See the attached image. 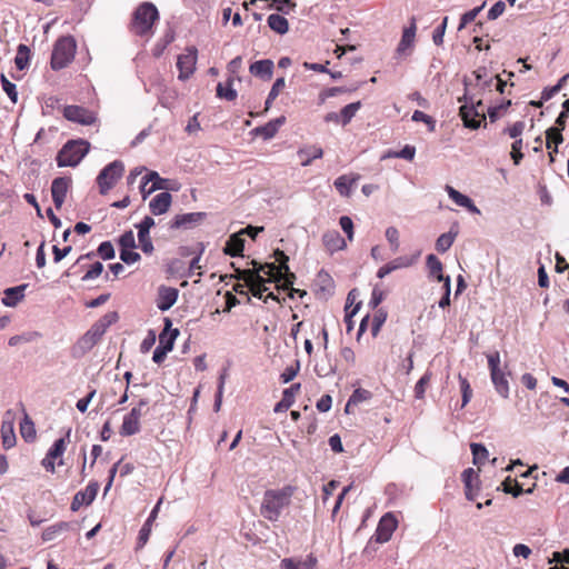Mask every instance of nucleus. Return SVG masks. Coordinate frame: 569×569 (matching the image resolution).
I'll return each instance as SVG.
<instances>
[{
  "label": "nucleus",
  "mask_w": 569,
  "mask_h": 569,
  "mask_svg": "<svg viewBox=\"0 0 569 569\" xmlns=\"http://www.w3.org/2000/svg\"><path fill=\"white\" fill-rule=\"evenodd\" d=\"M315 371L318 377H329L337 372V366L331 358L327 357L326 362L316 365Z\"/></svg>",
  "instance_id": "37998d69"
},
{
  "label": "nucleus",
  "mask_w": 569,
  "mask_h": 569,
  "mask_svg": "<svg viewBox=\"0 0 569 569\" xmlns=\"http://www.w3.org/2000/svg\"><path fill=\"white\" fill-rule=\"evenodd\" d=\"M161 501L162 500L160 499L157 502V505L151 510L148 519L146 520V522L141 527V529L139 531V536H138L137 549L143 548L144 545L148 542L150 533H151V526H152V522L154 521V519L157 518V515H158Z\"/></svg>",
  "instance_id": "5701e85b"
},
{
  "label": "nucleus",
  "mask_w": 569,
  "mask_h": 569,
  "mask_svg": "<svg viewBox=\"0 0 569 569\" xmlns=\"http://www.w3.org/2000/svg\"><path fill=\"white\" fill-rule=\"evenodd\" d=\"M446 191H447L449 198L452 201H455L456 204L466 208L469 212H471L473 214L480 213V210L478 209V207L473 203V201L469 197L462 194L461 192H459L458 190H456L453 187H451L449 184L446 186Z\"/></svg>",
  "instance_id": "aec40b11"
},
{
  "label": "nucleus",
  "mask_w": 569,
  "mask_h": 569,
  "mask_svg": "<svg viewBox=\"0 0 569 569\" xmlns=\"http://www.w3.org/2000/svg\"><path fill=\"white\" fill-rule=\"evenodd\" d=\"M322 243L326 249L333 253L346 248V241L338 230H328L322 234Z\"/></svg>",
  "instance_id": "b1692460"
},
{
  "label": "nucleus",
  "mask_w": 569,
  "mask_h": 569,
  "mask_svg": "<svg viewBox=\"0 0 569 569\" xmlns=\"http://www.w3.org/2000/svg\"><path fill=\"white\" fill-rule=\"evenodd\" d=\"M459 383H460V390H461V396H462L461 407H465L470 401V399L472 397V390H471L470 383L467 380V378L462 377L461 375H459Z\"/></svg>",
  "instance_id": "6e6d98bb"
},
{
  "label": "nucleus",
  "mask_w": 569,
  "mask_h": 569,
  "mask_svg": "<svg viewBox=\"0 0 569 569\" xmlns=\"http://www.w3.org/2000/svg\"><path fill=\"white\" fill-rule=\"evenodd\" d=\"M521 149H522V139L515 140L511 144L510 156L516 166H518L523 158V153L521 152Z\"/></svg>",
  "instance_id": "0e129e2a"
},
{
  "label": "nucleus",
  "mask_w": 569,
  "mask_h": 569,
  "mask_svg": "<svg viewBox=\"0 0 569 569\" xmlns=\"http://www.w3.org/2000/svg\"><path fill=\"white\" fill-rule=\"evenodd\" d=\"M97 254L100 256L103 260L113 259L116 252L111 241L101 242L97 249Z\"/></svg>",
  "instance_id": "864d4df0"
},
{
  "label": "nucleus",
  "mask_w": 569,
  "mask_h": 569,
  "mask_svg": "<svg viewBox=\"0 0 569 569\" xmlns=\"http://www.w3.org/2000/svg\"><path fill=\"white\" fill-rule=\"evenodd\" d=\"M465 84V93L461 98L458 99L459 102H463L460 106L459 114L463 121L465 127L469 129H478L481 126V122L486 119L483 114V110L479 111V108H482V101L479 100L475 103L472 97L468 96V79H463Z\"/></svg>",
  "instance_id": "20e7f679"
},
{
  "label": "nucleus",
  "mask_w": 569,
  "mask_h": 569,
  "mask_svg": "<svg viewBox=\"0 0 569 569\" xmlns=\"http://www.w3.org/2000/svg\"><path fill=\"white\" fill-rule=\"evenodd\" d=\"M398 520L391 512L383 515L377 526L373 538L379 543L388 542L395 530L397 529Z\"/></svg>",
  "instance_id": "9b49d317"
},
{
  "label": "nucleus",
  "mask_w": 569,
  "mask_h": 569,
  "mask_svg": "<svg viewBox=\"0 0 569 569\" xmlns=\"http://www.w3.org/2000/svg\"><path fill=\"white\" fill-rule=\"evenodd\" d=\"M159 18V12L156 6L151 2L141 3L133 12L131 21V30L134 34L143 37L147 36Z\"/></svg>",
  "instance_id": "423d86ee"
},
{
  "label": "nucleus",
  "mask_w": 569,
  "mask_h": 569,
  "mask_svg": "<svg viewBox=\"0 0 569 569\" xmlns=\"http://www.w3.org/2000/svg\"><path fill=\"white\" fill-rule=\"evenodd\" d=\"M237 91L232 88V79L227 81V86L224 87L221 82L217 86V97L221 99H226L228 101H233L237 99Z\"/></svg>",
  "instance_id": "79ce46f5"
},
{
  "label": "nucleus",
  "mask_w": 569,
  "mask_h": 569,
  "mask_svg": "<svg viewBox=\"0 0 569 569\" xmlns=\"http://www.w3.org/2000/svg\"><path fill=\"white\" fill-rule=\"evenodd\" d=\"M486 6V2H483L481 6L463 13L460 18V23H459V27H458V30H462L463 28H466V26L470 22H472L476 17L479 14V12L485 8Z\"/></svg>",
  "instance_id": "603ef678"
},
{
  "label": "nucleus",
  "mask_w": 569,
  "mask_h": 569,
  "mask_svg": "<svg viewBox=\"0 0 569 569\" xmlns=\"http://www.w3.org/2000/svg\"><path fill=\"white\" fill-rule=\"evenodd\" d=\"M510 106H511V100H506L498 106L488 108V116H489L490 121L495 122L499 118L500 111L508 109Z\"/></svg>",
  "instance_id": "69168bd1"
},
{
  "label": "nucleus",
  "mask_w": 569,
  "mask_h": 569,
  "mask_svg": "<svg viewBox=\"0 0 569 569\" xmlns=\"http://www.w3.org/2000/svg\"><path fill=\"white\" fill-rule=\"evenodd\" d=\"M206 212H189V213H182L177 214L171 221H170V229L177 230V229H191L198 224L201 223V221L206 218Z\"/></svg>",
  "instance_id": "4468645a"
},
{
  "label": "nucleus",
  "mask_w": 569,
  "mask_h": 569,
  "mask_svg": "<svg viewBox=\"0 0 569 569\" xmlns=\"http://www.w3.org/2000/svg\"><path fill=\"white\" fill-rule=\"evenodd\" d=\"M316 563V557L309 555L303 561L293 558H284L281 560L280 567L281 569H315Z\"/></svg>",
  "instance_id": "c756f323"
},
{
  "label": "nucleus",
  "mask_w": 569,
  "mask_h": 569,
  "mask_svg": "<svg viewBox=\"0 0 569 569\" xmlns=\"http://www.w3.org/2000/svg\"><path fill=\"white\" fill-rule=\"evenodd\" d=\"M197 49L194 47H190L186 49V53L178 57L177 68L179 70L178 78L180 80L184 81L193 74L197 63Z\"/></svg>",
  "instance_id": "9d476101"
},
{
  "label": "nucleus",
  "mask_w": 569,
  "mask_h": 569,
  "mask_svg": "<svg viewBox=\"0 0 569 569\" xmlns=\"http://www.w3.org/2000/svg\"><path fill=\"white\" fill-rule=\"evenodd\" d=\"M30 61V48L23 43H20L17 48V54L14 58V64L18 70L22 71L29 67Z\"/></svg>",
  "instance_id": "e433bc0d"
},
{
  "label": "nucleus",
  "mask_w": 569,
  "mask_h": 569,
  "mask_svg": "<svg viewBox=\"0 0 569 569\" xmlns=\"http://www.w3.org/2000/svg\"><path fill=\"white\" fill-rule=\"evenodd\" d=\"M471 452L473 456V463L479 465L483 463L488 459V450L487 448L481 443H471L470 445Z\"/></svg>",
  "instance_id": "09e8293b"
},
{
  "label": "nucleus",
  "mask_w": 569,
  "mask_h": 569,
  "mask_svg": "<svg viewBox=\"0 0 569 569\" xmlns=\"http://www.w3.org/2000/svg\"><path fill=\"white\" fill-rule=\"evenodd\" d=\"M149 405V400L147 398H142L138 401L137 406H134L122 420V425L120 427L119 433L122 437H130L137 435L141 430L140 419L146 413L143 408Z\"/></svg>",
  "instance_id": "6e6552de"
},
{
  "label": "nucleus",
  "mask_w": 569,
  "mask_h": 569,
  "mask_svg": "<svg viewBox=\"0 0 569 569\" xmlns=\"http://www.w3.org/2000/svg\"><path fill=\"white\" fill-rule=\"evenodd\" d=\"M413 263H415V258L402 256V257H398L395 260L390 261L389 266H390V268H392V271H395L398 269L408 268V267L412 266Z\"/></svg>",
  "instance_id": "680f3d73"
},
{
  "label": "nucleus",
  "mask_w": 569,
  "mask_h": 569,
  "mask_svg": "<svg viewBox=\"0 0 569 569\" xmlns=\"http://www.w3.org/2000/svg\"><path fill=\"white\" fill-rule=\"evenodd\" d=\"M274 64L270 59L258 60L250 64L249 71L262 80H270L273 74Z\"/></svg>",
  "instance_id": "412c9836"
},
{
  "label": "nucleus",
  "mask_w": 569,
  "mask_h": 569,
  "mask_svg": "<svg viewBox=\"0 0 569 569\" xmlns=\"http://www.w3.org/2000/svg\"><path fill=\"white\" fill-rule=\"evenodd\" d=\"M172 321L169 318H164V328L159 335L160 347L171 351L173 349L174 341L179 336L178 329H171Z\"/></svg>",
  "instance_id": "4be33fe9"
},
{
  "label": "nucleus",
  "mask_w": 569,
  "mask_h": 569,
  "mask_svg": "<svg viewBox=\"0 0 569 569\" xmlns=\"http://www.w3.org/2000/svg\"><path fill=\"white\" fill-rule=\"evenodd\" d=\"M118 242L121 249H134L137 247L132 230H128L124 233H122Z\"/></svg>",
  "instance_id": "13d9d810"
},
{
  "label": "nucleus",
  "mask_w": 569,
  "mask_h": 569,
  "mask_svg": "<svg viewBox=\"0 0 569 569\" xmlns=\"http://www.w3.org/2000/svg\"><path fill=\"white\" fill-rule=\"evenodd\" d=\"M253 132H254L256 136H260L264 140H269V139L273 138L277 134L278 130L269 121L264 126H260V127L254 128Z\"/></svg>",
  "instance_id": "5fc2aeb1"
},
{
  "label": "nucleus",
  "mask_w": 569,
  "mask_h": 569,
  "mask_svg": "<svg viewBox=\"0 0 569 569\" xmlns=\"http://www.w3.org/2000/svg\"><path fill=\"white\" fill-rule=\"evenodd\" d=\"M28 288V283L7 288L4 290V297L2 303L6 307H16L24 298V291Z\"/></svg>",
  "instance_id": "bb28decb"
},
{
  "label": "nucleus",
  "mask_w": 569,
  "mask_h": 569,
  "mask_svg": "<svg viewBox=\"0 0 569 569\" xmlns=\"http://www.w3.org/2000/svg\"><path fill=\"white\" fill-rule=\"evenodd\" d=\"M71 180L67 177L56 178L51 183V196L54 207L60 209L66 200Z\"/></svg>",
  "instance_id": "dca6fc26"
},
{
  "label": "nucleus",
  "mask_w": 569,
  "mask_h": 569,
  "mask_svg": "<svg viewBox=\"0 0 569 569\" xmlns=\"http://www.w3.org/2000/svg\"><path fill=\"white\" fill-rule=\"evenodd\" d=\"M416 30H417V20L415 17L410 19L409 27L405 28L402 32V37L400 39V42L397 47L398 54H403L407 49L411 48L415 42L416 37Z\"/></svg>",
  "instance_id": "393cba45"
},
{
  "label": "nucleus",
  "mask_w": 569,
  "mask_h": 569,
  "mask_svg": "<svg viewBox=\"0 0 569 569\" xmlns=\"http://www.w3.org/2000/svg\"><path fill=\"white\" fill-rule=\"evenodd\" d=\"M63 117L72 122L82 124V126H90L93 124L97 120L96 114L81 107V106H67L63 109Z\"/></svg>",
  "instance_id": "f8f14e48"
},
{
  "label": "nucleus",
  "mask_w": 569,
  "mask_h": 569,
  "mask_svg": "<svg viewBox=\"0 0 569 569\" xmlns=\"http://www.w3.org/2000/svg\"><path fill=\"white\" fill-rule=\"evenodd\" d=\"M154 219L150 216H146L140 223L136 226L138 229V240L141 247V250L147 253L151 254L154 250L153 243L150 238V229L154 226Z\"/></svg>",
  "instance_id": "ddd939ff"
},
{
  "label": "nucleus",
  "mask_w": 569,
  "mask_h": 569,
  "mask_svg": "<svg viewBox=\"0 0 569 569\" xmlns=\"http://www.w3.org/2000/svg\"><path fill=\"white\" fill-rule=\"evenodd\" d=\"M99 490V483L97 481H91L87 486L84 490L78 491L72 501H71V510L78 511L83 505H91L97 497Z\"/></svg>",
  "instance_id": "2eb2a0df"
},
{
  "label": "nucleus",
  "mask_w": 569,
  "mask_h": 569,
  "mask_svg": "<svg viewBox=\"0 0 569 569\" xmlns=\"http://www.w3.org/2000/svg\"><path fill=\"white\" fill-rule=\"evenodd\" d=\"M172 196L168 191H163L158 193L154 198L149 202V209L152 214L160 216L166 213L171 206Z\"/></svg>",
  "instance_id": "6ab92c4d"
},
{
  "label": "nucleus",
  "mask_w": 569,
  "mask_h": 569,
  "mask_svg": "<svg viewBox=\"0 0 569 569\" xmlns=\"http://www.w3.org/2000/svg\"><path fill=\"white\" fill-rule=\"evenodd\" d=\"M123 171L124 166L120 160H114L107 164L97 177L100 193H108V191L112 189L116 182L122 177Z\"/></svg>",
  "instance_id": "1a4fd4ad"
},
{
  "label": "nucleus",
  "mask_w": 569,
  "mask_h": 569,
  "mask_svg": "<svg viewBox=\"0 0 569 569\" xmlns=\"http://www.w3.org/2000/svg\"><path fill=\"white\" fill-rule=\"evenodd\" d=\"M295 492L292 486L277 490H267L263 495L260 512L269 521H277L284 507L289 506Z\"/></svg>",
  "instance_id": "7ed1b4c3"
},
{
  "label": "nucleus",
  "mask_w": 569,
  "mask_h": 569,
  "mask_svg": "<svg viewBox=\"0 0 569 569\" xmlns=\"http://www.w3.org/2000/svg\"><path fill=\"white\" fill-rule=\"evenodd\" d=\"M179 290L173 287L160 286L158 288L157 307L161 311L169 310L178 300Z\"/></svg>",
  "instance_id": "a211bd4d"
},
{
  "label": "nucleus",
  "mask_w": 569,
  "mask_h": 569,
  "mask_svg": "<svg viewBox=\"0 0 569 569\" xmlns=\"http://www.w3.org/2000/svg\"><path fill=\"white\" fill-rule=\"evenodd\" d=\"M118 320V313L114 311L106 313L96 321L90 329L81 336L71 349L73 358H81L88 353L102 338L107 329Z\"/></svg>",
  "instance_id": "f03ea898"
},
{
  "label": "nucleus",
  "mask_w": 569,
  "mask_h": 569,
  "mask_svg": "<svg viewBox=\"0 0 569 569\" xmlns=\"http://www.w3.org/2000/svg\"><path fill=\"white\" fill-rule=\"evenodd\" d=\"M1 438L4 449H10L16 445V435L13 423L3 421L1 426Z\"/></svg>",
  "instance_id": "58836bf2"
},
{
  "label": "nucleus",
  "mask_w": 569,
  "mask_h": 569,
  "mask_svg": "<svg viewBox=\"0 0 569 569\" xmlns=\"http://www.w3.org/2000/svg\"><path fill=\"white\" fill-rule=\"evenodd\" d=\"M387 320V312L383 309H378L371 321V333L373 337H377L381 327Z\"/></svg>",
  "instance_id": "de8ad7c7"
},
{
  "label": "nucleus",
  "mask_w": 569,
  "mask_h": 569,
  "mask_svg": "<svg viewBox=\"0 0 569 569\" xmlns=\"http://www.w3.org/2000/svg\"><path fill=\"white\" fill-rule=\"evenodd\" d=\"M511 481V478L510 477H507L503 482L501 483L502 486V490L503 492L506 493H510L515 498L519 497L520 495L522 493H527V495H530L533 492L535 488H536V483L532 485V487L528 488V489H523L522 486L518 482V481H515V490H512L510 487H509V482Z\"/></svg>",
  "instance_id": "ea45409f"
},
{
  "label": "nucleus",
  "mask_w": 569,
  "mask_h": 569,
  "mask_svg": "<svg viewBox=\"0 0 569 569\" xmlns=\"http://www.w3.org/2000/svg\"><path fill=\"white\" fill-rule=\"evenodd\" d=\"M526 123L523 121H516L512 126L507 127L503 133L508 134L511 139H521Z\"/></svg>",
  "instance_id": "4d7b16f0"
},
{
  "label": "nucleus",
  "mask_w": 569,
  "mask_h": 569,
  "mask_svg": "<svg viewBox=\"0 0 569 569\" xmlns=\"http://www.w3.org/2000/svg\"><path fill=\"white\" fill-rule=\"evenodd\" d=\"M267 22L269 28L279 34H284L289 30L288 20L283 16L272 13L268 17Z\"/></svg>",
  "instance_id": "f704fd0d"
},
{
  "label": "nucleus",
  "mask_w": 569,
  "mask_h": 569,
  "mask_svg": "<svg viewBox=\"0 0 569 569\" xmlns=\"http://www.w3.org/2000/svg\"><path fill=\"white\" fill-rule=\"evenodd\" d=\"M1 86L3 91L8 94L10 100L16 103L18 101V91L17 87L13 82L8 80V78L2 73L0 77Z\"/></svg>",
  "instance_id": "8fccbe9b"
},
{
  "label": "nucleus",
  "mask_w": 569,
  "mask_h": 569,
  "mask_svg": "<svg viewBox=\"0 0 569 569\" xmlns=\"http://www.w3.org/2000/svg\"><path fill=\"white\" fill-rule=\"evenodd\" d=\"M167 181L168 180L161 178L157 171H149L146 176H143V184L152 182L151 187L147 191V194H151L157 190L167 189Z\"/></svg>",
  "instance_id": "72a5a7b5"
},
{
  "label": "nucleus",
  "mask_w": 569,
  "mask_h": 569,
  "mask_svg": "<svg viewBox=\"0 0 569 569\" xmlns=\"http://www.w3.org/2000/svg\"><path fill=\"white\" fill-rule=\"evenodd\" d=\"M456 236L457 233H452L451 231L439 236V238L436 241L437 251L440 253L447 252L452 246Z\"/></svg>",
  "instance_id": "c03bdc74"
},
{
  "label": "nucleus",
  "mask_w": 569,
  "mask_h": 569,
  "mask_svg": "<svg viewBox=\"0 0 569 569\" xmlns=\"http://www.w3.org/2000/svg\"><path fill=\"white\" fill-rule=\"evenodd\" d=\"M361 108V102L360 101H356V102H352V103H349L347 106H345L341 111L339 112V117L341 118L342 120V126H347L348 123H350V121L352 120V118L356 116V113L358 112V110Z\"/></svg>",
  "instance_id": "a19ab883"
},
{
  "label": "nucleus",
  "mask_w": 569,
  "mask_h": 569,
  "mask_svg": "<svg viewBox=\"0 0 569 569\" xmlns=\"http://www.w3.org/2000/svg\"><path fill=\"white\" fill-rule=\"evenodd\" d=\"M90 150V143L86 140H70L57 154V164L63 167H77Z\"/></svg>",
  "instance_id": "39448f33"
},
{
  "label": "nucleus",
  "mask_w": 569,
  "mask_h": 569,
  "mask_svg": "<svg viewBox=\"0 0 569 569\" xmlns=\"http://www.w3.org/2000/svg\"><path fill=\"white\" fill-rule=\"evenodd\" d=\"M273 254L279 266L273 262L262 266L252 260L254 269L237 270V279L244 280L252 296L258 299H262L263 292L268 290L266 282L283 280L287 286H292L295 282L296 276L288 266L289 257L280 249H277Z\"/></svg>",
  "instance_id": "f257e3e1"
},
{
  "label": "nucleus",
  "mask_w": 569,
  "mask_h": 569,
  "mask_svg": "<svg viewBox=\"0 0 569 569\" xmlns=\"http://www.w3.org/2000/svg\"><path fill=\"white\" fill-rule=\"evenodd\" d=\"M21 437L27 442H32L36 439V427L31 418L24 413L22 421L20 422Z\"/></svg>",
  "instance_id": "4c0bfd02"
},
{
  "label": "nucleus",
  "mask_w": 569,
  "mask_h": 569,
  "mask_svg": "<svg viewBox=\"0 0 569 569\" xmlns=\"http://www.w3.org/2000/svg\"><path fill=\"white\" fill-rule=\"evenodd\" d=\"M461 479L465 485L466 498L470 501L475 500L479 491V476L472 468H467L461 473Z\"/></svg>",
  "instance_id": "f3484780"
},
{
  "label": "nucleus",
  "mask_w": 569,
  "mask_h": 569,
  "mask_svg": "<svg viewBox=\"0 0 569 569\" xmlns=\"http://www.w3.org/2000/svg\"><path fill=\"white\" fill-rule=\"evenodd\" d=\"M431 380V372L427 371L416 383L415 386V397L417 399H422L426 392V387L429 385Z\"/></svg>",
  "instance_id": "3c124183"
},
{
  "label": "nucleus",
  "mask_w": 569,
  "mask_h": 569,
  "mask_svg": "<svg viewBox=\"0 0 569 569\" xmlns=\"http://www.w3.org/2000/svg\"><path fill=\"white\" fill-rule=\"evenodd\" d=\"M66 438H59L53 442L52 447L49 449L47 453L49 455V457L57 459L63 455V452L66 451Z\"/></svg>",
  "instance_id": "bf43d9fd"
},
{
  "label": "nucleus",
  "mask_w": 569,
  "mask_h": 569,
  "mask_svg": "<svg viewBox=\"0 0 569 569\" xmlns=\"http://www.w3.org/2000/svg\"><path fill=\"white\" fill-rule=\"evenodd\" d=\"M297 156L300 159L301 166L308 167L311 164L312 160L322 158L323 150L318 146H309L299 149Z\"/></svg>",
  "instance_id": "c85d7f7f"
},
{
  "label": "nucleus",
  "mask_w": 569,
  "mask_h": 569,
  "mask_svg": "<svg viewBox=\"0 0 569 569\" xmlns=\"http://www.w3.org/2000/svg\"><path fill=\"white\" fill-rule=\"evenodd\" d=\"M72 528V522L60 521L46 528L42 532L43 541H51L56 539L60 533L68 531Z\"/></svg>",
  "instance_id": "473e14b6"
},
{
  "label": "nucleus",
  "mask_w": 569,
  "mask_h": 569,
  "mask_svg": "<svg viewBox=\"0 0 569 569\" xmlns=\"http://www.w3.org/2000/svg\"><path fill=\"white\" fill-rule=\"evenodd\" d=\"M300 383H293L284 389L282 399L274 406L273 411L277 413L287 411L293 405L296 393L300 390Z\"/></svg>",
  "instance_id": "a878e982"
},
{
  "label": "nucleus",
  "mask_w": 569,
  "mask_h": 569,
  "mask_svg": "<svg viewBox=\"0 0 569 569\" xmlns=\"http://www.w3.org/2000/svg\"><path fill=\"white\" fill-rule=\"evenodd\" d=\"M76 41L72 37H61L54 43L51 54V68L53 70H61L66 68L74 58Z\"/></svg>",
  "instance_id": "0eeeda50"
},
{
  "label": "nucleus",
  "mask_w": 569,
  "mask_h": 569,
  "mask_svg": "<svg viewBox=\"0 0 569 569\" xmlns=\"http://www.w3.org/2000/svg\"><path fill=\"white\" fill-rule=\"evenodd\" d=\"M562 131L563 129H560V128H557V127H550L549 129H547L546 131V139H547V142H546V147L548 149H551V144H561L562 141H563V136H562Z\"/></svg>",
  "instance_id": "a18cd8bd"
},
{
  "label": "nucleus",
  "mask_w": 569,
  "mask_h": 569,
  "mask_svg": "<svg viewBox=\"0 0 569 569\" xmlns=\"http://www.w3.org/2000/svg\"><path fill=\"white\" fill-rule=\"evenodd\" d=\"M415 154L416 148L413 146L407 144L400 151L389 154V157L401 158L411 161L415 158Z\"/></svg>",
  "instance_id": "774afa93"
},
{
  "label": "nucleus",
  "mask_w": 569,
  "mask_h": 569,
  "mask_svg": "<svg viewBox=\"0 0 569 569\" xmlns=\"http://www.w3.org/2000/svg\"><path fill=\"white\" fill-rule=\"evenodd\" d=\"M358 178V176L342 174L335 180L333 186L340 196L350 197L352 187L356 184Z\"/></svg>",
  "instance_id": "7c9ffc66"
},
{
  "label": "nucleus",
  "mask_w": 569,
  "mask_h": 569,
  "mask_svg": "<svg viewBox=\"0 0 569 569\" xmlns=\"http://www.w3.org/2000/svg\"><path fill=\"white\" fill-rule=\"evenodd\" d=\"M102 271H103V264L101 262L97 261L84 273V276L82 277L81 280L86 282V281L96 279L102 273Z\"/></svg>",
  "instance_id": "338daca9"
},
{
  "label": "nucleus",
  "mask_w": 569,
  "mask_h": 569,
  "mask_svg": "<svg viewBox=\"0 0 569 569\" xmlns=\"http://www.w3.org/2000/svg\"><path fill=\"white\" fill-rule=\"evenodd\" d=\"M491 381L495 386L496 391L502 397H509V382L503 370L499 369L496 372L490 373Z\"/></svg>",
  "instance_id": "2f4dec72"
},
{
  "label": "nucleus",
  "mask_w": 569,
  "mask_h": 569,
  "mask_svg": "<svg viewBox=\"0 0 569 569\" xmlns=\"http://www.w3.org/2000/svg\"><path fill=\"white\" fill-rule=\"evenodd\" d=\"M370 398H371V392L369 390L361 389V388L356 389L347 402L346 412H348L349 407L351 405H358L362 401L369 400Z\"/></svg>",
  "instance_id": "49530a36"
},
{
  "label": "nucleus",
  "mask_w": 569,
  "mask_h": 569,
  "mask_svg": "<svg viewBox=\"0 0 569 569\" xmlns=\"http://www.w3.org/2000/svg\"><path fill=\"white\" fill-rule=\"evenodd\" d=\"M411 119H412V121L425 122L428 126L429 131H435V129H436V121L430 116H428L427 113H425L420 110H416L412 113Z\"/></svg>",
  "instance_id": "052dcab7"
},
{
  "label": "nucleus",
  "mask_w": 569,
  "mask_h": 569,
  "mask_svg": "<svg viewBox=\"0 0 569 569\" xmlns=\"http://www.w3.org/2000/svg\"><path fill=\"white\" fill-rule=\"evenodd\" d=\"M244 249V239L239 232L229 237L223 248V252L231 257L242 256Z\"/></svg>",
  "instance_id": "cd10ccee"
},
{
  "label": "nucleus",
  "mask_w": 569,
  "mask_h": 569,
  "mask_svg": "<svg viewBox=\"0 0 569 569\" xmlns=\"http://www.w3.org/2000/svg\"><path fill=\"white\" fill-rule=\"evenodd\" d=\"M386 238L391 246L392 251L399 249V231L396 227H388L386 229Z\"/></svg>",
  "instance_id": "e2e57ef3"
},
{
  "label": "nucleus",
  "mask_w": 569,
  "mask_h": 569,
  "mask_svg": "<svg viewBox=\"0 0 569 569\" xmlns=\"http://www.w3.org/2000/svg\"><path fill=\"white\" fill-rule=\"evenodd\" d=\"M427 267L431 277L436 278L440 282L446 283L447 276L442 273V263L435 254H429L427 257Z\"/></svg>",
  "instance_id": "c9c22d12"
}]
</instances>
